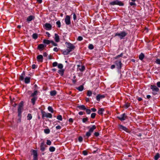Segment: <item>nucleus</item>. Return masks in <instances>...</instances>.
<instances>
[{
    "label": "nucleus",
    "mask_w": 160,
    "mask_h": 160,
    "mask_svg": "<svg viewBox=\"0 0 160 160\" xmlns=\"http://www.w3.org/2000/svg\"><path fill=\"white\" fill-rule=\"evenodd\" d=\"M23 107L24 102L23 101H21L19 104L18 108V121L19 122H21L22 113L23 110Z\"/></svg>",
    "instance_id": "1"
},
{
    "label": "nucleus",
    "mask_w": 160,
    "mask_h": 160,
    "mask_svg": "<svg viewBox=\"0 0 160 160\" xmlns=\"http://www.w3.org/2000/svg\"><path fill=\"white\" fill-rule=\"evenodd\" d=\"M88 128L89 129V131L86 132V135L84 136L86 138H88L91 135V133L96 128V127L95 125H93L90 128L89 127H88Z\"/></svg>",
    "instance_id": "2"
},
{
    "label": "nucleus",
    "mask_w": 160,
    "mask_h": 160,
    "mask_svg": "<svg viewBox=\"0 0 160 160\" xmlns=\"http://www.w3.org/2000/svg\"><path fill=\"white\" fill-rule=\"evenodd\" d=\"M128 33L125 31L121 32L120 33L117 32L115 33V37L118 36L121 39H122L124 37L126 36Z\"/></svg>",
    "instance_id": "3"
},
{
    "label": "nucleus",
    "mask_w": 160,
    "mask_h": 160,
    "mask_svg": "<svg viewBox=\"0 0 160 160\" xmlns=\"http://www.w3.org/2000/svg\"><path fill=\"white\" fill-rule=\"evenodd\" d=\"M109 4L111 5H118L119 6H123L124 4L121 1L116 0L110 2Z\"/></svg>",
    "instance_id": "4"
},
{
    "label": "nucleus",
    "mask_w": 160,
    "mask_h": 160,
    "mask_svg": "<svg viewBox=\"0 0 160 160\" xmlns=\"http://www.w3.org/2000/svg\"><path fill=\"white\" fill-rule=\"evenodd\" d=\"M150 88L152 90V93L154 95H155L157 94V92H159V89L154 85H151L150 87Z\"/></svg>",
    "instance_id": "5"
},
{
    "label": "nucleus",
    "mask_w": 160,
    "mask_h": 160,
    "mask_svg": "<svg viewBox=\"0 0 160 160\" xmlns=\"http://www.w3.org/2000/svg\"><path fill=\"white\" fill-rule=\"evenodd\" d=\"M65 44L66 45L67 47L69 48L68 49L69 50H71V52L75 48V46H74L73 44L69 42H65Z\"/></svg>",
    "instance_id": "6"
},
{
    "label": "nucleus",
    "mask_w": 160,
    "mask_h": 160,
    "mask_svg": "<svg viewBox=\"0 0 160 160\" xmlns=\"http://www.w3.org/2000/svg\"><path fill=\"white\" fill-rule=\"evenodd\" d=\"M42 115V118H44V117H46L47 118H51L52 117V114L49 113H46L45 111L42 110L41 111Z\"/></svg>",
    "instance_id": "7"
},
{
    "label": "nucleus",
    "mask_w": 160,
    "mask_h": 160,
    "mask_svg": "<svg viewBox=\"0 0 160 160\" xmlns=\"http://www.w3.org/2000/svg\"><path fill=\"white\" fill-rule=\"evenodd\" d=\"M114 63L116 64L118 69L120 70L122 68V63L121 62V61L120 59L116 61Z\"/></svg>",
    "instance_id": "8"
},
{
    "label": "nucleus",
    "mask_w": 160,
    "mask_h": 160,
    "mask_svg": "<svg viewBox=\"0 0 160 160\" xmlns=\"http://www.w3.org/2000/svg\"><path fill=\"white\" fill-rule=\"evenodd\" d=\"M118 128L121 131L123 130L128 133H130L131 131L129 129L127 128L126 127H125V126L121 124H119Z\"/></svg>",
    "instance_id": "9"
},
{
    "label": "nucleus",
    "mask_w": 160,
    "mask_h": 160,
    "mask_svg": "<svg viewBox=\"0 0 160 160\" xmlns=\"http://www.w3.org/2000/svg\"><path fill=\"white\" fill-rule=\"evenodd\" d=\"M121 117L118 116L117 118L121 121H123L125 120L128 118L127 116L125 113H124L121 115Z\"/></svg>",
    "instance_id": "10"
},
{
    "label": "nucleus",
    "mask_w": 160,
    "mask_h": 160,
    "mask_svg": "<svg viewBox=\"0 0 160 160\" xmlns=\"http://www.w3.org/2000/svg\"><path fill=\"white\" fill-rule=\"evenodd\" d=\"M31 151L33 155V160H38V155L37 150L32 149Z\"/></svg>",
    "instance_id": "11"
},
{
    "label": "nucleus",
    "mask_w": 160,
    "mask_h": 160,
    "mask_svg": "<svg viewBox=\"0 0 160 160\" xmlns=\"http://www.w3.org/2000/svg\"><path fill=\"white\" fill-rule=\"evenodd\" d=\"M65 22L67 25H68L71 23L70 16L67 15L65 18Z\"/></svg>",
    "instance_id": "12"
},
{
    "label": "nucleus",
    "mask_w": 160,
    "mask_h": 160,
    "mask_svg": "<svg viewBox=\"0 0 160 160\" xmlns=\"http://www.w3.org/2000/svg\"><path fill=\"white\" fill-rule=\"evenodd\" d=\"M47 147L46 145L45 144L44 142L43 141L41 143L40 145V150L42 152L44 151L45 149V148Z\"/></svg>",
    "instance_id": "13"
},
{
    "label": "nucleus",
    "mask_w": 160,
    "mask_h": 160,
    "mask_svg": "<svg viewBox=\"0 0 160 160\" xmlns=\"http://www.w3.org/2000/svg\"><path fill=\"white\" fill-rule=\"evenodd\" d=\"M77 66V70L78 71L79 70L81 72L84 71L85 69V67L84 65H78Z\"/></svg>",
    "instance_id": "14"
},
{
    "label": "nucleus",
    "mask_w": 160,
    "mask_h": 160,
    "mask_svg": "<svg viewBox=\"0 0 160 160\" xmlns=\"http://www.w3.org/2000/svg\"><path fill=\"white\" fill-rule=\"evenodd\" d=\"M46 47V45H44L43 44H39L38 45L37 49L40 51H41L43 50L44 49V48Z\"/></svg>",
    "instance_id": "15"
},
{
    "label": "nucleus",
    "mask_w": 160,
    "mask_h": 160,
    "mask_svg": "<svg viewBox=\"0 0 160 160\" xmlns=\"http://www.w3.org/2000/svg\"><path fill=\"white\" fill-rule=\"evenodd\" d=\"M37 59L38 62H43V57L41 55H39L37 56Z\"/></svg>",
    "instance_id": "16"
},
{
    "label": "nucleus",
    "mask_w": 160,
    "mask_h": 160,
    "mask_svg": "<svg viewBox=\"0 0 160 160\" xmlns=\"http://www.w3.org/2000/svg\"><path fill=\"white\" fill-rule=\"evenodd\" d=\"M46 29L47 30H50L52 29V25L49 23H46L45 24Z\"/></svg>",
    "instance_id": "17"
},
{
    "label": "nucleus",
    "mask_w": 160,
    "mask_h": 160,
    "mask_svg": "<svg viewBox=\"0 0 160 160\" xmlns=\"http://www.w3.org/2000/svg\"><path fill=\"white\" fill-rule=\"evenodd\" d=\"M105 97L104 95H101L100 94H98L96 97V99L98 101H99L101 99L104 98Z\"/></svg>",
    "instance_id": "18"
},
{
    "label": "nucleus",
    "mask_w": 160,
    "mask_h": 160,
    "mask_svg": "<svg viewBox=\"0 0 160 160\" xmlns=\"http://www.w3.org/2000/svg\"><path fill=\"white\" fill-rule=\"evenodd\" d=\"M104 111V109L103 108H99L98 112V114L99 115H102L103 112Z\"/></svg>",
    "instance_id": "19"
},
{
    "label": "nucleus",
    "mask_w": 160,
    "mask_h": 160,
    "mask_svg": "<svg viewBox=\"0 0 160 160\" xmlns=\"http://www.w3.org/2000/svg\"><path fill=\"white\" fill-rule=\"evenodd\" d=\"M54 39L56 42H58L60 41V38L59 35L57 33L55 34Z\"/></svg>",
    "instance_id": "20"
},
{
    "label": "nucleus",
    "mask_w": 160,
    "mask_h": 160,
    "mask_svg": "<svg viewBox=\"0 0 160 160\" xmlns=\"http://www.w3.org/2000/svg\"><path fill=\"white\" fill-rule=\"evenodd\" d=\"M77 108H79L80 110H85L86 108L84 105H78L77 107Z\"/></svg>",
    "instance_id": "21"
},
{
    "label": "nucleus",
    "mask_w": 160,
    "mask_h": 160,
    "mask_svg": "<svg viewBox=\"0 0 160 160\" xmlns=\"http://www.w3.org/2000/svg\"><path fill=\"white\" fill-rule=\"evenodd\" d=\"M35 17L32 15H30L27 18V21L30 22L32 20L34 19Z\"/></svg>",
    "instance_id": "22"
},
{
    "label": "nucleus",
    "mask_w": 160,
    "mask_h": 160,
    "mask_svg": "<svg viewBox=\"0 0 160 160\" xmlns=\"http://www.w3.org/2000/svg\"><path fill=\"white\" fill-rule=\"evenodd\" d=\"M64 70L63 69H60L58 70V72L61 76H62L64 74Z\"/></svg>",
    "instance_id": "23"
},
{
    "label": "nucleus",
    "mask_w": 160,
    "mask_h": 160,
    "mask_svg": "<svg viewBox=\"0 0 160 160\" xmlns=\"http://www.w3.org/2000/svg\"><path fill=\"white\" fill-rule=\"evenodd\" d=\"M25 83H28L30 82V77H26L25 78Z\"/></svg>",
    "instance_id": "24"
},
{
    "label": "nucleus",
    "mask_w": 160,
    "mask_h": 160,
    "mask_svg": "<svg viewBox=\"0 0 160 160\" xmlns=\"http://www.w3.org/2000/svg\"><path fill=\"white\" fill-rule=\"evenodd\" d=\"M62 53L64 55H68L69 53L71 52V50H69L68 49H67L66 50H64V51H62Z\"/></svg>",
    "instance_id": "25"
},
{
    "label": "nucleus",
    "mask_w": 160,
    "mask_h": 160,
    "mask_svg": "<svg viewBox=\"0 0 160 160\" xmlns=\"http://www.w3.org/2000/svg\"><path fill=\"white\" fill-rule=\"evenodd\" d=\"M37 97H32V98L31 99V102L33 105L35 104V102H36V100H37Z\"/></svg>",
    "instance_id": "26"
},
{
    "label": "nucleus",
    "mask_w": 160,
    "mask_h": 160,
    "mask_svg": "<svg viewBox=\"0 0 160 160\" xmlns=\"http://www.w3.org/2000/svg\"><path fill=\"white\" fill-rule=\"evenodd\" d=\"M38 91L37 90H35L31 95L30 97H36L35 96L37 95Z\"/></svg>",
    "instance_id": "27"
},
{
    "label": "nucleus",
    "mask_w": 160,
    "mask_h": 160,
    "mask_svg": "<svg viewBox=\"0 0 160 160\" xmlns=\"http://www.w3.org/2000/svg\"><path fill=\"white\" fill-rule=\"evenodd\" d=\"M145 55L142 53H141L139 56V58L141 60H142L144 58Z\"/></svg>",
    "instance_id": "28"
},
{
    "label": "nucleus",
    "mask_w": 160,
    "mask_h": 160,
    "mask_svg": "<svg viewBox=\"0 0 160 160\" xmlns=\"http://www.w3.org/2000/svg\"><path fill=\"white\" fill-rule=\"evenodd\" d=\"M57 94V92L55 90H53L52 91L50 92V94L51 96H53Z\"/></svg>",
    "instance_id": "29"
},
{
    "label": "nucleus",
    "mask_w": 160,
    "mask_h": 160,
    "mask_svg": "<svg viewBox=\"0 0 160 160\" xmlns=\"http://www.w3.org/2000/svg\"><path fill=\"white\" fill-rule=\"evenodd\" d=\"M77 89L80 91H82L84 89V87L83 85H81L79 86L78 88H77Z\"/></svg>",
    "instance_id": "30"
},
{
    "label": "nucleus",
    "mask_w": 160,
    "mask_h": 160,
    "mask_svg": "<svg viewBox=\"0 0 160 160\" xmlns=\"http://www.w3.org/2000/svg\"><path fill=\"white\" fill-rule=\"evenodd\" d=\"M51 40L44 39L43 40V43L47 44H49L50 43Z\"/></svg>",
    "instance_id": "31"
},
{
    "label": "nucleus",
    "mask_w": 160,
    "mask_h": 160,
    "mask_svg": "<svg viewBox=\"0 0 160 160\" xmlns=\"http://www.w3.org/2000/svg\"><path fill=\"white\" fill-rule=\"evenodd\" d=\"M160 158V155L159 153H157L156 155L154 156V159L155 160H158Z\"/></svg>",
    "instance_id": "32"
},
{
    "label": "nucleus",
    "mask_w": 160,
    "mask_h": 160,
    "mask_svg": "<svg viewBox=\"0 0 160 160\" xmlns=\"http://www.w3.org/2000/svg\"><path fill=\"white\" fill-rule=\"evenodd\" d=\"M32 115L30 113H28L27 116V119L28 120H30L32 119Z\"/></svg>",
    "instance_id": "33"
},
{
    "label": "nucleus",
    "mask_w": 160,
    "mask_h": 160,
    "mask_svg": "<svg viewBox=\"0 0 160 160\" xmlns=\"http://www.w3.org/2000/svg\"><path fill=\"white\" fill-rule=\"evenodd\" d=\"M123 53H121L120 55H119L113 58V59H117L120 57H122L123 56Z\"/></svg>",
    "instance_id": "34"
},
{
    "label": "nucleus",
    "mask_w": 160,
    "mask_h": 160,
    "mask_svg": "<svg viewBox=\"0 0 160 160\" xmlns=\"http://www.w3.org/2000/svg\"><path fill=\"white\" fill-rule=\"evenodd\" d=\"M130 106V103L128 102H127L125 103L123 107L125 108H127Z\"/></svg>",
    "instance_id": "35"
},
{
    "label": "nucleus",
    "mask_w": 160,
    "mask_h": 160,
    "mask_svg": "<svg viewBox=\"0 0 160 160\" xmlns=\"http://www.w3.org/2000/svg\"><path fill=\"white\" fill-rule=\"evenodd\" d=\"M32 38L35 39H37L38 38V35L36 33H34L32 34Z\"/></svg>",
    "instance_id": "36"
},
{
    "label": "nucleus",
    "mask_w": 160,
    "mask_h": 160,
    "mask_svg": "<svg viewBox=\"0 0 160 160\" xmlns=\"http://www.w3.org/2000/svg\"><path fill=\"white\" fill-rule=\"evenodd\" d=\"M48 110L51 112V113H53L54 112V110L52 107L49 106L48 107Z\"/></svg>",
    "instance_id": "37"
},
{
    "label": "nucleus",
    "mask_w": 160,
    "mask_h": 160,
    "mask_svg": "<svg viewBox=\"0 0 160 160\" xmlns=\"http://www.w3.org/2000/svg\"><path fill=\"white\" fill-rule=\"evenodd\" d=\"M55 150V148L52 146L50 147L49 148V150L51 152H53Z\"/></svg>",
    "instance_id": "38"
},
{
    "label": "nucleus",
    "mask_w": 160,
    "mask_h": 160,
    "mask_svg": "<svg viewBox=\"0 0 160 160\" xmlns=\"http://www.w3.org/2000/svg\"><path fill=\"white\" fill-rule=\"evenodd\" d=\"M56 24L58 25V27L60 28L61 27V23L59 20L57 21L56 22Z\"/></svg>",
    "instance_id": "39"
},
{
    "label": "nucleus",
    "mask_w": 160,
    "mask_h": 160,
    "mask_svg": "<svg viewBox=\"0 0 160 160\" xmlns=\"http://www.w3.org/2000/svg\"><path fill=\"white\" fill-rule=\"evenodd\" d=\"M57 119L60 121H62V116L61 115H58L57 116Z\"/></svg>",
    "instance_id": "40"
},
{
    "label": "nucleus",
    "mask_w": 160,
    "mask_h": 160,
    "mask_svg": "<svg viewBox=\"0 0 160 160\" xmlns=\"http://www.w3.org/2000/svg\"><path fill=\"white\" fill-rule=\"evenodd\" d=\"M96 113H92L91 114V117L92 118L94 119L95 118L96 116Z\"/></svg>",
    "instance_id": "41"
},
{
    "label": "nucleus",
    "mask_w": 160,
    "mask_h": 160,
    "mask_svg": "<svg viewBox=\"0 0 160 160\" xmlns=\"http://www.w3.org/2000/svg\"><path fill=\"white\" fill-rule=\"evenodd\" d=\"M94 46L92 44H89L88 48L89 49L92 50L94 48Z\"/></svg>",
    "instance_id": "42"
},
{
    "label": "nucleus",
    "mask_w": 160,
    "mask_h": 160,
    "mask_svg": "<svg viewBox=\"0 0 160 160\" xmlns=\"http://www.w3.org/2000/svg\"><path fill=\"white\" fill-rule=\"evenodd\" d=\"M85 110H86L87 114H89L91 113V110L90 109L86 108V109H85Z\"/></svg>",
    "instance_id": "43"
},
{
    "label": "nucleus",
    "mask_w": 160,
    "mask_h": 160,
    "mask_svg": "<svg viewBox=\"0 0 160 160\" xmlns=\"http://www.w3.org/2000/svg\"><path fill=\"white\" fill-rule=\"evenodd\" d=\"M50 43H51L52 44L55 46H58V44L56 43H55L53 41L51 40Z\"/></svg>",
    "instance_id": "44"
},
{
    "label": "nucleus",
    "mask_w": 160,
    "mask_h": 160,
    "mask_svg": "<svg viewBox=\"0 0 160 160\" xmlns=\"http://www.w3.org/2000/svg\"><path fill=\"white\" fill-rule=\"evenodd\" d=\"M92 92L91 91H88L87 93V95L88 96H90L92 95Z\"/></svg>",
    "instance_id": "45"
},
{
    "label": "nucleus",
    "mask_w": 160,
    "mask_h": 160,
    "mask_svg": "<svg viewBox=\"0 0 160 160\" xmlns=\"http://www.w3.org/2000/svg\"><path fill=\"white\" fill-rule=\"evenodd\" d=\"M44 132L45 133L48 134L50 132V130L49 129H46L44 130Z\"/></svg>",
    "instance_id": "46"
},
{
    "label": "nucleus",
    "mask_w": 160,
    "mask_h": 160,
    "mask_svg": "<svg viewBox=\"0 0 160 160\" xmlns=\"http://www.w3.org/2000/svg\"><path fill=\"white\" fill-rule=\"evenodd\" d=\"M58 68L60 69H62L63 67V65L61 63L58 64Z\"/></svg>",
    "instance_id": "47"
},
{
    "label": "nucleus",
    "mask_w": 160,
    "mask_h": 160,
    "mask_svg": "<svg viewBox=\"0 0 160 160\" xmlns=\"http://www.w3.org/2000/svg\"><path fill=\"white\" fill-rule=\"evenodd\" d=\"M155 62L159 65H160V59H157L155 61Z\"/></svg>",
    "instance_id": "48"
},
{
    "label": "nucleus",
    "mask_w": 160,
    "mask_h": 160,
    "mask_svg": "<svg viewBox=\"0 0 160 160\" xmlns=\"http://www.w3.org/2000/svg\"><path fill=\"white\" fill-rule=\"evenodd\" d=\"M57 65H58V62H53L52 64V66L53 67H56Z\"/></svg>",
    "instance_id": "49"
},
{
    "label": "nucleus",
    "mask_w": 160,
    "mask_h": 160,
    "mask_svg": "<svg viewBox=\"0 0 160 160\" xmlns=\"http://www.w3.org/2000/svg\"><path fill=\"white\" fill-rule=\"evenodd\" d=\"M88 120V117H86V118H84L82 119V121L83 122H86Z\"/></svg>",
    "instance_id": "50"
},
{
    "label": "nucleus",
    "mask_w": 160,
    "mask_h": 160,
    "mask_svg": "<svg viewBox=\"0 0 160 160\" xmlns=\"http://www.w3.org/2000/svg\"><path fill=\"white\" fill-rule=\"evenodd\" d=\"M83 40V38L81 36H78L77 39V40L78 41H81L82 40Z\"/></svg>",
    "instance_id": "51"
},
{
    "label": "nucleus",
    "mask_w": 160,
    "mask_h": 160,
    "mask_svg": "<svg viewBox=\"0 0 160 160\" xmlns=\"http://www.w3.org/2000/svg\"><path fill=\"white\" fill-rule=\"evenodd\" d=\"M46 143L48 145H50L51 144V142L49 140H47Z\"/></svg>",
    "instance_id": "52"
},
{
    "label": "nucleus",
    "mask_w": 160,
    "mask_h": 160,
    "mask_svg": "<svg viewBox=\"0 0 160 160\" xmlns=\"http://www.w3.org/2000/svg\"><path fill=\"white\" fill-rule=\"evenodd\" d=\"M129 4L131 6H136V4L134 2H129Z\"/></svg>",
    "instance_id": "53"
},
{
    "label": "nucleus",
    "mask_w": 160,
    "mask_h": 160,
    "mask_svg": "<svg viewBox=\"0 0 160 160\" xmlns=\"http://www.w3.org/2000/svg\"><path fill=\"white\" fill-rule=\"evenodd\" d=\"M78 140L79 142H82L83 140L81 136H79L78 138Z\"/></svg>",
    "instance_id": "54"
},
{
    "label": "nucleus",
    "mask_w": 160,
    "mask_h": 160,
    "mask_svg": "<svg viewBox=\"0 0 160 160\" xmlns=\"http://www.w3.org/2000/svg\"><path fill=\"white\" fill-rule=\"evenodd\" d=\"M24 77L23 75H21L19 77V79L20 80H24Z\"/></svg>",
    "instance_id": "55"
},
{
    "label": "nucleus",
    "mask_w": 160,
    "mask_h": 160,
    "mask_svg": "<svg viewBox=\"0 0 160 160\" xmlns=\"http://www.w3.org/2000/svg\"><path fill=\"white\" fill-rule=\"evenodd\" d=\"M82 154L84 155H86L88 154V153L87 151L84 150L82 151Z\"/></svg>",
    "instance_id": "56"
},
{
    "label": "nucleus",
    "mask_w": 160,
    "mask_h": 160,
    "mask_svg": "<svg viewBox=\"0 0 160 160\" xmlns=\"http://www.w3.org/2000/svg\"><path fill=\"white\" fill-rule=\"evenodd\" d=\"M99 133L98 132H95L94 133V135L96 137H97L98 136H99Z\"/></svg>",
    "instance_id": "57"
},
{
    "label": "nucleus",
    "mask_w": 160,
    "mask_h": 160,
    "mask_svg": "<svg viewBox=\"0 0 160 160\" xmlns=\"http://www.w3.org/2000/svg\"><path fill=\"white\" fill-rule=\"evenodd\" d=\"M73 18L74 20H75L77 19V17L76 14L74 13H73Z\"/></svg>",
    "instance_id": "58"
},
{
    "label": "nucleus",
    "mask_w": 160,
    "mask_h": 160,
    "mask_svg": "<svg viewBox=\"0 0 160 160\" xmlns=\"http://www.w3.org/2000/svg\"><path fill=\"white\" fill-rule=\"evenodd\" d=\"M61 128V127L60 125H58L56 127V128L57 130L60 129Z\"/></svg>",
    "instance_id": "59"
},
{
    "label": "nucleus",
    "mask_w": 160,
    "mask_h": 160,
    "mask_svg": "<svg viewBox=\"0 0 160 160\" xmlns=\"http://www.w3.org/2000/svg\"><path fill=\"white\" fill-rule=\"evenodd\" d=\"M59 50V49L57 47H55L53 48V51L56 52H58Z\"/></svg>",
    "instance_id": "60"
},
{
    "label": "nucleus",
    "mask_w": 160,
    "mask_h": 160,
    "mask_svg": "<svg viewBox=\"0 0 160 160\" xmlns=\"http://www.w3.org/2000/svg\"><path fill=\"white\" fill-rule=\"evenodd\" d=\"M68 121L69 122L72 123L73 122V120L72 118H70L69 119Z\"/></svg>",
    "instance_id": "61"
},
{
    "label": "nucleus",
    "mask_w": 160,
    "mask_h": 160,
    "mask_svg": "<svg viewBox=\"0 0 160 160\" xmlns=\"http://www.w3.org/2000/svg\"><path fill=\"white\" fill-rule=\"evenodd\" d=\"M157 85L158 87L160 88V81L158 82L157 83Z\"/></svg>",
    "instance_id": "62"
},
{
    "label": "nucleus",
    "mask_w": 160,
    "mask_h": 160,
    "mask_svg": "<svg viewBox=\"0 0 160 160\" xmlns=\"http://www.w3.org/2000/svg\"><path fill=\"white\" fill-rule=\"evenodd\" d=\"M84 114H85L84 112L82 111H80L78 113V114L79 115H82Z\"/></svg>",
    "instance_id": "63"
},
{
    "label": "nucleus",
    "mask_w": 160,
    "mask_h": 160,
    "mask_svg": "<svg viewBox=\"0 0 160 160\" xmlns=\"http://www.w3.org/2000/svg\"><path fill=\"white\" fill-rule=\"evenodd\" d=\"M91 110L93 112H95L97 111V109L94 108H92Z\"/></svg>",
    "instance_id": "64"
}]
</instances>
